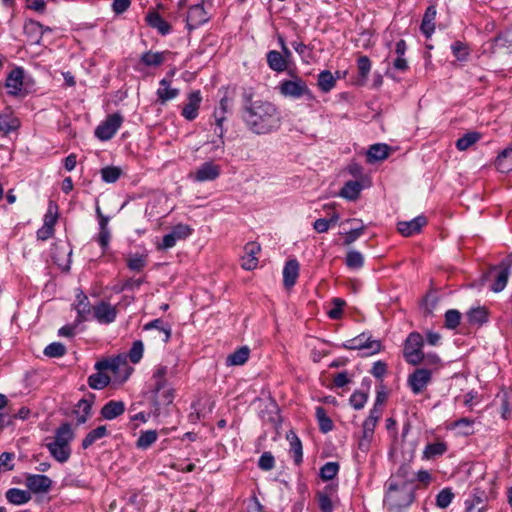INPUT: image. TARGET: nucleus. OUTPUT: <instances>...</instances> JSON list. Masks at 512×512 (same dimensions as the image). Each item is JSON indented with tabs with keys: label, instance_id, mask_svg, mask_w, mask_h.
<instances>
[{
	"label": "nucleus",
	"instance_id": "25",
	"mask_svg": "<svg viewBox=\"0 0 512 512\" xmlns=\"http://www.w3.org/2000/svg\"><path fill=\"white\" fill-rule=\"evenodd\" d=\"M156 94L159 101L163 104L176 98L179 94V90L172 88L170 82L164 78L159 82V88L157 89Z\"/></svg>",
	"mask_w": 512,
	"mask_h": 512
},
{
	"label": "nucleus",
	"instance_id": "18",
	"mask_svg": "<svg viewBox=\"0 0 512 512\" xmlns=\"http://www.w3.org/2000/svg\"><path fill=\"white\" fill-rule=\"evenodd\" d=\"M244 256L242 257L241 266L245 270H253L258 265L256 255L260 252V246L256 243H248L244 248Z\"/></svg>",
	"mask_w": 512,
	"mask_h": 512
},
{
	"label": "nucleus",
	"instance_id": "47",
	"mask_svg": "<svg viewBox=\"0 0 512 512\" xmlns=\"http://www.w3.org/2000/svg\"><path fill=\"white\" fill-rule=\"evenodd\" d=\"M109 382V376L102 372L92 374L88 378V384L93 389H103L109 384Z\"/></svg>",
	"mask_w": 512,
	"mask_h": 512
},
{
	"label": "nucleus",
	"instance_id": "57",
	"mask_svg": "<svg viewBox=\"0 0 512 512\" xmlns=\"http://www.w3.org/2000/svg\"><path fill=\"white\" fill-rule=\"evenodd\" d=\"M367 400H368V395L361 391H355L350 396V399H349L350 404L356 410L362 409L365 406Z\"/></svg>",
	"mask_w": 512,
	"mask_h": 512
},
{
	"label": "nucleus",
	"instance_id": "42",
	"mask_svg": "<svg viewBox=\"0 0 512 512\" xmlns=\"http://www.w3.org/2000/svg\"><path fill=\"white\" fill-rule=\"evenodd\" d=\"M510 271L508 269L499 268L495 271V281L491 286V290L494 292H501L507 284Z\"/></svg>",
	"mask_w": 512,
	"mask_h": 512
},
{
	"label": "nucleus",
	"instance_id": "11",
	"mask_svg": "<svg viewBox=\"0 0 512 512\" xmlns=\"http://www.w3.org/2000/svg\"><path fill=\"white\" fill-rule=\"evenodd\" d=\"M431 382V371L424 368L416 369L409 377L408 384L414 394H419Z\"/></svg>",
	"mask_w": 512,
	"mask_h": 512
},
{
	"label": "nucleus",
	"instance_id": "56",
	"mask_svg": "<svg viewBox=\"0 0 512 512\" xmlns=\"http://www.w3.org/2000/svg\"><path fill=\"white\" fill-rule=\"evenodd\" d=\"M461 314L458 310L451 309L445 313V326L455 329L460 324Z\"/></svg>",
	"mask_w": 512,
	"mask_h": 512
},
{
	"label": "nucleus",
	"instance_id": "46",
	"mask_svg": "<svg viewBox=\"0 0 512 512\" xmlns=\"http://www.w3.org/2000/svg\"><path fill=\"white\" fill-rule=\"evenodd\" d=\"M101 178L106 183H115L122 175V169L116 166H106L101 169Z\"/></svg>",
	"mask_w": 512,
	"mask_h": 512
},
{
	"label": "nucleus",
	"instance_id": "5",
	"mask_svg": "<svg viewBox=\"0 0 512 512\" xmlns=\"http://www.w3.org/2000/svg\"><path fill=\"white\" fill-rule=\"evenodd\" d=\"M423 344L424 342L421 334L412 332L408 335L404 343L403 356L409 364L418 365L423 361Z\"/></svg>",
	"mask_w": 512,
	"mask_h": 512
},
{
	"label": "nucleus",
	"instance_id": "49",
	"mask_svg": "<svg viewBox=\"0 0 512 512\" xmlns=\"http://www.w3.org/2000/svg\"><path fill=\"white\" fill-rule=\"evenodd\" d=\"M479 134L475 132L467 133L463 137L459 138L456 142V147L460 151L467 150L470 146L475 144L479 140Z\"/></svg>",
	"mask_w": 512,
	"mask_h": 512
},
{
	"label": "nucleus",
	"instance_id": "53",
	"mask_svg": "<svg viewBox=\"0 0 512 512\" xmlns=\"http://www.w3.org/2000/svg\"><path fill=\"white\" fill-rule=\"evenodd\" d=\"M24 29H25L26 34L34 35L37 37L35 40L36 43L40 42V38L43 35V25L42 24H40L37 21L30 20L29 22H27L25 24Z\"/></svg>",
	"mask_w": 512,
	"mask_h": 512
},
{
	"label": "nucleus",
	"instance_id": "4",
	"mask_svg": "<svg viewBox=\"0 0 512 512\" xmlns=\"http://www.w3.org/2000/svg\"><path fill=\"white\" fill-rule=\"evenodd\" d=\"M279 93L287 98L300 99L306 97L312 99L313 95L305 80L298 76H294L292 79L283 80L278 86Z\"/></svg>",
	"mask_w": 512,
	"mask_h": 512
},
{
	"label": "nucleus",
	"instance_id": "37",
	"mask_svg": "<svg viewBox=\"0 0 512 512\" xmlns=\"http://www.w3.org/2000/svg\"><path fill=\"white\" fill-rule=\"evenodd\" d=\"M388 146L385 144H374L367 152V159L369 162L379 161L387 158Z\"/></svg>",
	"mask_w": 512,
	"mask_h": 512
},
{
	"label": "nucleus",
	"instance_id": "60",
	"mask_svg": "<svg viewBox=\"0 0 512 512\" xmlns=\"http://www.w3.org/2000/svg\"><path fill=\"white\" fill-rule=\"evenodd\" d=\"M58 213L57 206L52 202L49 203L48 210L44 216V224L45 226H49L54 228V225L57 221Z\"/></svg>",
	"mask_w": 512,
	"mask_h": 512
},
{
	"label": "nucleus",
	"instance_id": "20",
	"mask_svg": "<svg viewBox=\"0 0 512 512\" xmlns=\"http://www.w3.org/2000/svg\"><path fill=\"white\" fill-rule=\"evenodd\" d=\"M19 119L10 111L6 110L0 114V132L8 134L19 128Z\"/></svg>",
	"mask_w": 512,
	"mask_h": 512
},
{
	"label": "nucleus",
	"instance_id": "38",
	"mask_svg": "<svg viewBox=\"0 0 512 512\" xmlns=\"http://www.w3.org/2000/svg\"><path fill=\"white\" fill-rule=\"evenodd\" d=\"M393 479H395L397 483L410 485L415 480V472L412 470L410 465L404 464L400 466L396 476Z\"/></svg>",
	"mask_w": 512,
	"mask_h": 512
},
{
	"label": "nucleus",
	"instance_id": "12",
	"mask_svg": "<svg viewBox=\"0 0 512 512\" xmlns=\"http://www.w3.org/2000/svg\"><path fill=\"white\" fill-rule=\"evenodd\" d=\"M208 20L209 15L203 4H196L191 6L188 10L186 27L188 30H193L206 23Z\"/></svg>",
	"mask_w": 512,
	"mask_h": 512
},
{
	"label": "nucleus",
	"instance_id": "31",
	"mask_svg": "<svg viewBox=\"0 0 512 512\" xmlns=\"http://www.w3.org/2000/svg\"><path fill=\"white\" fill-rule=\"evenodd\" d=\"M92 402L89 399H81L74 410L77 417V423L83 424L87 421L88 416L91 413Z\"/></svg>",
	"mask_w": 512,
	"mask_h": 512
},
{
	"label": "nucleus",
	"instance_id": "7",
	"mask_svg": "<svg viewBox=\"0 0 512 512\" xmlns=\"http://www.w3.org/2000/svg\"><path fill=\"white\" fill-rule=\"evenodd\" d=\"M344 346L351 350H362L365 355H373L379 352L381 348L379 341L371 340L370 337L365 334L348 340Z\"/></svg>",
	"mask_w": 512,
	"mask_h": 512
},
{
	"label": "nucleus",
	"instance_id": "13",
	"mask_svg": "<svg viewBox=\"0 0 512 512\" xmlns=\"http://www.w3.org/2000/svg\"><path fill=\"white\" fill-rule=\"evenodd\" d=\"M24 70L20 67L13 69L6 78L5 87L11 96H19L23 92Z\"/></svg>",
	"mask_w": 512,
	"mask_h": 512
},
{
	"label": "nucleus",
	"instance_id": "1",
	"mask_svg": "<svg viewBox=\"0 0 512 512\" xmlns=\"http://www.w3.org/2000/svg\"><path fill=\"white\" fill-rule=\"evenodd\" d=\"M241 119L247 129L256 135H266L277 131L282 125L279 108L270 101L253 100L251 91L242 94Z\"/></svg>",
	"mask_w": 512,
	"mask_h": 512
},
{
	"label": "nucleus",
	"instance_id": "3",
	"mask_svg": "<svg viewBox=\"0 0 512 512\" xmlns=\"http://www.w3.org/2000/svg\"><path fill=\"white\" fill-rule=\"evenodd\" d=\"M414 500L413 488L411 485L397 483L395 479H390L385 496V504L390 509H401L408 507Z\"/></svg>",
	"mask_w": 512,
	"mask_h": 512
},
{
	"label": "nucleus",
	"instance_id": "40",
	"mask_svg": "<svg viewBox=\"0 0 512 512\" xmlns=\"http://www.w3.org/2000/svg\"><path fill=\"white\" fill-rule=\"evenodd\" d=\"M107 435L106 426H98L97 428L90 431L82 441V448L87 449L97 440Z\"/></svg>",
	"mask_w": 512,
	"mask_h": 512
},
{
	"label": "nucleus",
	"instance_id": "23",
	"mask_svg": "<svg viewBox=\"0 0 512 512\" xmlns=\"http://www.w3.org/2000/svg\"><path fill=\"white\" fill-rule=\"evenodd\" d=\"M148 263V253H130L126 257L127 267L134 272H141Z\"/></svg>",
	"mask_w": 512,
	"mask_h": 512
},
{
	"label": "nucleus",
	"instance_id": "24",
	"mask_svg": "<svg viewBox=\"0 0 512 512\" xmlns=\"http://www.w3.org/2000/svg\"><path fill=\"white\" fill-rule=\"evenodd\" d=\"M124 411V402L111 400L103 406L101 414L105 419L112 420L123 414Z\"/></svg>",
	"mask_w": 512,
	"mask_h": 512
},
{
	"label": "nucleus",
	"instance_id": "8",
	"mask_svg": "<svg viewBox=\"0 0 512 512\" xmlns=\"http://www.w3.org/2000/svg\"><path fill=\"white\" fill-rule=\"evenodd\" d=\"M123 118L121 115L115 113L101 123L95 130V135L103 141L111 139L122 124Z\"/></svg>",
	"mask_w": 512,
	"mask_h": 512
},
{
	"label": "nucleus",
	"instance_id": "54",
	"mask_svg": "<svg viewBox=\"0 0 512 512\" xmlns=\"http://www.w3.org/2000/svg\"><path fill=\"white\" fill-rule=\"evenodd\" d=\"M66 353L65 346L60 342H53L44 349V354L51 358L61 357Z\"/></svg>",
	"mask_w": 512,
	"mask_h": 512
},
{
	"label": "nucleus",
	"instance_id": "41",
	"mask_svg": "<svg viewBox=\"0 0 512 512\" xmlns=\"http://www.w3.org/2000/svg\"><path fill=\"white\" fill-rule=\"evenodd\" d=\"M316 418L320 427V430L327 433L333 429V422L326 413V410L322 406L316 407Z\"/></svg>",
	"mask_w": 512,
	"mask_h": 512
},
{
	"label": "nucleus",
	"instance_id": "9",
	"mask_svg": "<svg viewBox=\"0 0 512 512\" xmlns=\"http://www.w3.org/2000/svg\"><path fill=\"white\" fill-rule=\"evenodd\" d=\"M192 233V228L186 224H177L172 228V231L163 237L162 244L159 248L169 249L176 245L178 240L189 237Z\"/></svg>",
	"mask_w": 512,
	"mask_h": 512
},
{
	"label": "nucleus",
	"instance_id": "2",
	"mask_svg": "<svg viewBox=\"0 0 512 512\" xmlns=\"http://www.w3.org/2000/svg\"><path fill=\"white\" fill-rule=\"evenodd\" d=\"M74 438V432L68 423L57 428L54 439L46 444L51 456L60 463H65L71 456L70 443Z\"/></svg>",
	"mask_w": 512,
	"mask_h": 512
},
{
	"label": "nucleus",
	"instance_id": "19",
	"mask_svg": "<svg viewBox=\"0 0 512 512\" xmlns=\"http://www.w3.org/2000/svg\"><path fill=\"white\" fill-rule=\"evenodd\" d=\"M144 330H155L157 335L163 342H168L171 337V327L163 322L161 319H155L144 325Z\"/></svg>",
	"mask_w": 512,
	"mask_h": 512
},
{
	"label": "nucleus",
	"instance_id": "27",
	"mask_svg": "<svg viewBox=\"0 0 512 512\" xmlns=\"http://www.w3.org/2000/svg\"><path fill=\"white\" fill-rule=\"evenodd\" d=\"M171 53L169 51L152 52L148 51L141 56V62L146 66L157 67L167 60Z\"/></svg>",
	"mask_w": 512,
	"mask_h": 512
},
{
	"label": "nucleus",
	"instance_id": "30",
	"mask_svg": "<svg viewBox=\"0 0 512 512\" xmlns=\"http://www.w3.org/2000/svg\"><path fill=\"white\" fill-rule=\"evenodd\" d=\"M467 318L470 324L482 325L488 320V311L485 307H474L467 312Z\"/></svg>",
	"mask_w": 512,
	"mask_h": 512
},
{
	"label": "nucleus",
	"instance_id": "58",
	"mask_svg": "<svg viewBox=\"0 0 512 512\" xmlns=\"http://www.w3.org/2000/svg\"><path fill=\"white\" fill-rule=\"evenodd\" d=\"M453 497L454 495L450 489H443L436 497V505L439 508H446L451 504Z\"/></svg>",
	"mask_w": 512,
	"mask_h": 512
},
{
	"label": "nucleus",
	"instance_id": "15",
	"mask_svg": "<svg viewBox=\"0 0 512 512\" xmlns=\"http://www.w3.org/2000/svg\"><path fill=\"white\" fill-rule=\"evenodd\" d=\"M93 312L95 319L102 324L112 323L117 316L116 307L104 301L94 306Z\"/></svg>",
	"mask_w": 512,
	"mask_h": 512
},
{
	"label": "nucleus",
	"instance_id": "62",
	"mask_svg": "<svg viewBox=\"0 0 512 512\" xmlns=\"http://www.w3.org/2000/svg\"><path fill=\"white\" fill-rule=\"evenodd\" d=\"M451 49H452V52L454 54V56L459 60V61H464L466 60L467 56H468V48L465 44L457 41L455 43H453L451 45Z\"/></svg>",
	"mask_w": 512,
	"mask_h": 512
},
{
	"label": "nucleus",
	"instance_id": "36",
	"mask_svg": "<svg viewBox=\"0 0 512 512\" xmlns=\"http://www.w3.org/2000/svg\"><path fill=\"white\" fill-rule=\"evenodd\" d=\"M75 309L77 310L79 321L85 320L87 315L90 314L91 307L88 297L85 294L80 293L77 295Z\"/></svg>",
	"mask_w": 512,
	"mask_h": 512
},
{
	"label": "nucleus",
	"instance_id": "26",
	"mask_svg": "<svg viewBox=\"0 0 512 512\" xmlns=\"http://www.w3.org/2000/svg\"><path fill=\"white\" fill-rule=\"evenodd\" d=\"M267 64L275 72H283L287 69L286 57L276 50L267 53Z\"/></svg>",
	"mask_w": 512,
	"mask_h": 512
},
{
	"label": "nucleus",
	"instance_id": "16",
	"mask_svg": "<svg viewBox=\"0 0 512 512\" xmlns=\"http://www.w3.org/2000/svg\"><path fill=\"white\" fill-rule=\"evenodd\" d=\"M26 486L34 493H46L52 486V480L46 475L31 474L26 477Z\"/></svg>",
	"mask_w": 512,
	"mask_h": 512
},
{
	"label": "nucleus",
	"instance_id": "61",
	"mask_svg": "<svg viewBox=\"0 0 512 512\" xmlns=\"http://www.w3.org/2000/svg\"><path fill=\"white\" fill-rule=\"evenodd\" d=\"M454 428H458L462 434L469 435L473 431V421L469 418H461L453 423Z\"/></svg>",
	"mask_w": 512,
	"mask_h": 512
},
{
	"label": "nucleus",
	"instance_id": "33",
	"mask_svg": "<svg viewBox=\"0 0 512 512\" xmlns=\"http://www.w3.org/2000/svg\"><path fill=\"white\" fill-rule=\"evenodd\" d=\"M496 167L501 173L512 171V149H505L496 159Z\"/></svg>",
	"mask_w": 512,
	"mask_h": 512
},
{
	"label": "nucleus",
	"instance_id": "34",
	"mask_svg": "<svg viewBox=\"0 0 512 512\" xmlns=\"http://www.w3.org/2000/svg\"><path fill=\"white\" fill-rule=\"evenodd\" d=\"M364 262L365 259L361 252L357 250L348 251L345 259V264L349 269L359 270L363 267Z\"/></svg>",
	"mask_w": 512,
	"mask_h": 512
},
{
	"label": "nucleus",
	"instance_id": "48",
	"mask_svg": "<svg viewBox=\"0 0 512 512\" xmlns=\"http://www.w3.org/2000/svg\"><path fill=\"white\" fill-rule=\"evenodd\" d=\"M288 439H290V453L292 454L295 463L299 464L301 463L303 456L301 441L294 434L291 438L288 436Z\"/></svg>",
	"mask_w": 512,
	"mask_h": 512
},
{
	"label": "nucleus",
	"instance_id": "35",
	"mask_svg": "<svg viewBox=\"0 0 512 512\" xmlns=\"http://www.w3.org/2000/svg\"><path fill=\"white\" fill-rule=\"evenodd\" d=\"M249 349L247 347H242L232 354L228 355L226 359V364L228 366H237L243 365L249 357Z\"/></svg>",
	"mask_w": 512,
	"mask_h": 512
},
{
	"label": "nucleus",
	"instance_id": "63",
	"mask_svg": "<svg viewBox=\"0 0 512 512\" xmlns=\"http://www.w3.org/2000/svg\"><path fill=\"white\" fill-rule=\"evenodd\" d=\"M14 453L10 452H4L0 455V472L5 470L9 471L14 468L13 460H14Z\"/></svg>",
	"mask_w": 512,
	"mask_h": 512
},
{
	"label": "nucleus",
	"instance_id": "10",
	"mask_svg": "<svg viewBox=\"0 0 512 512\" xmlns=\"http://www.w3.org/2000/svg\"><path fill=\"white\" fill-rule=\"evenodd\" d=\"M221 168L212 161L204 162L192 174L191 178L197 182L213 181L220 175Z\"/></svg>",
	"mask_w": 512,
	"mask_h": 512
},
{
	"label": "nucleus",
	"instance_id": "21",
	"mask_svg": "<svg viewBox=\"0 0 512 512\" xmlns=\"http://www.w3.org/2000/svg\"><path fill=\"white\" fill-rule=\"evenodd\" d=\"M299 275V263L297 260H289L283 269V282L285 287H292Z\"/></svg>",
	"mask_w": 512,
	"mask_h": 512
},
{
	"label": "nucleus",
	"instance_id": "29",
	"mask_svg": "<svg viewBox=\"0 0 512 512\" xmlns=\"http://www.w3.org/2000/svg\"><path fill=\"white\" fill-rule=\"evenodd\" d=\"M362 190V185L358 181H348L340 191V196L347 200H356Z\"/></svg>",
	"mask_w": 512,
	"mask_h": 512
},
{
	"label": "nucleus",
	"instance_id": "43",
	"mask_svg": "<svg viewBox=\"0 0 512 512\" xmlns=\"http://www.w3.org/2000/svg\"><path fill=\"white\" fill-rule=\"evenodd\" d=\"M335 84L336 79L330 71L324 70L318 75V86L321 91L329 92L334 88Z\"/></svg>",
	"mask_w": 512,
	"mask_h": 512
},
{
	"label": "nucleus",
	"instance_id": "55",
	"mask_svg": "<svg viewBox=\"0 0 512 512\" xmlns=\"http://www.w3.org/2000/svg\"><path fill=\"white\" fill-rule=\"evenodd\" d=\"M154 397L159 404H171L174 399V389L167 384L166 388L162 389L157 396L154 394Z\"/></svg>",
	"mask_w": 512,
	"mask_h": 512
},
{
	"label": "nucleus",
	"instance_id": "6",
	"mask_svg": "<svg viewBox=\"0 0 512 512\" xmlns=\"http://www.w3.org/2000/svg\"><path fill=\"white\" fill-rule=\"evenodd\" d=\"M176 374V364L171 367L167 364L160 363L155 366L152 374V392L156 396L162 389L166 388L168 384V377H173Z\"/></svg>",
	"mask_w": 512,
	"mask_h": 512
},
{
	"label": "nucleus",
	"instance_id": "50",
	"mask_svg": "<svg viewBox=\"0 0 512 512\" xmlns=\"http://www.w3.org/2000/svg\"><path fill=\"white\" fill-rule=\"evenodd\" d=\"M348 221L362 223V221L358 220V219H351ZM364 230H365V226L363 224H361L359 227L348 231L345 236L344 244L350 245L353 242H355L364 233Z\"/></svg>",
	"mask_w": 512,
	"mask_h": 512
},
{
	"label": "nucleus",
	"instance_id": "64",
	"mask_svg": "<svg viewBox=\"0 0 512 512\" xmlns=\"http://www.w3.org/2000/svg\"><path fill=\"white\" fill-rule=\"evenodd\" d=\"M332 304L334 307L328 312L331 319H339L342 315V308L345 306V301L341 298H333Z\"/></svg>",
	"mask_w": 512,
	"mask_h": 512
},
{
	"label": "nucleus",
	"instance_id": "28",
	"mask_svg": "<svg viewBox=\"0 0 512 512\" xmlns=\"http://www.w3.org/2000/svg\"><path fill=\"white\" fill-rule=\"evenodd\" d=\"M435 17H436V9L434 6H429L426 11H425V14L423 16V19H422V24H421V31L423 32V34L429 38L433 32H434V29H435V25H434V20H435Z\"/></svg>",
	"mask_w": 512,
	"mask_h": 512
},
{
	"label": "nucleus",
	"instance_id": "52",
	"mask_svg": "<svg viewBox=\"0 0 512 512\" xmlns=\"http://www.w3.org/2000/svg\"><path fill=\"white\" fill-rule=\"evenodd\" d=\"M339 471V465L336 462H327L320 470V476L323 480H332Z\"/></svg>",
	"mask_w": 512,
	"mask_h": 512
},
{
	"label": "nucleus",
	"instance_id": "17",
	"mask_svg": "<svg viewBox=\"0 0 512 512\" xmlns=\"http://www.w3.org/2000/svg\"><path fill=\"white\" fill-rule=\"evenodd\" d=\"M202 101L199 90L193 91L188 95V103L182 109V116L191 121L198 116V110Z\"/></svg>",
	"mask_w": 512,
	"mask_h": 512
},
{
	"label": "nucleus",
	"instance_id": "45",
	"mask_svg": "<svg viewBox=\"0 0 512 512\" xmlns=\"http://www.w3.org/2000/svg\"><path fill=\"white\" fill-rule=\"evenodd\" d=\"M157 438H158V434L155 430H147L140 434V436L137 439L136 446L139 449H147L153 443L156 442Z\"/></svg>",
	"mask_w": 512,
	"mask_h": 512
},
{
	"label": "nucleus",
	"instance_id": "14",
	"mask_svg": "<svg viewBox=\"0 0 512 512\" xmlns=\"http://www.w3.org/2000/svg\"><path fill=\"white\" fill-rule=\"evenodd\" d=\"M427 224L425 216L420 215L410 221H400L397 224L398 231L405 237H410L418 234L421 229Z\"/></svg>",
	"mask_w": 512,
	"mask_h": 512
},
{
	"label": "nucleus",
	"instance_id": "22",
	"mask_svg": "<svg viewBox=\"0 0 512 512\" xmlns=\"http://www.w3.org/2000/svg\"><path fill=\"white\" fill-rule=\"evenodd\" d=\"M146 21L152 28L156 29L161 35L170 33L171 26L156 11H151L146 16Z\"/></svg>",
	"mask_w": 512,
	"mask_h": 512
},
{
	"label": "nucleus",
	"instance_id": "44",
	"mask_svg": "<svg viewBox=\"0 0 512 512\" xmlns=\"http://www.w3.org/2000/svg\"><path fill=\"white\" fill-rule=\"evenodd\" d=\"M376 425H377V423L369 421L367 419L363 422V435H362V439L359 443V447L361 449L367 448L368 445L370 444V442L373 438V435H374V430H375Z\"/></svg>",
	"mask_w": 512,
	"mask_h": 512
},
{
	"label": "nucleus",
	"instance_id": "39",
	"mask_svg": "<svg viewBox=\"0 0 512 512\" xmlns=\"http://www.w3.org/2000/svg\"><path fill=\"white\" fill-rule=\"evenodd\" d=\"M447 451V445L444 442H435L426 445L423 451V458L432 459L443 455Z\"/></svg>",
	"mask_w": 512,
	"mask_h": 512
},
{
	"label": "nucleus",
	"instance_id": "51",
	"mask_svg": "<svg viewBox=\"0 0 512 512\" xmlns=\"http://www.w3.org/2000/svg\"><path fill=\"white\" fill-rule=\"evenodd\" d=\"M143 352V342L141 340L134 341L128 354L130 361L134 364L138 363L143 357Z\"/></svg>",
	"mask_w": 512,
	"mask_h": 512
},
{
	"label": "nucleus",
	"instance_id": "59",
	"mask_svg": "<svg viewBox=\"0 0 512 512\" xmlns=\"http://www.w3.org/2000/svg\"><path fill=\"white\" fill-rule=\"evenodd\" d=\"M220 107L222 109L221 111V114L218 115L217 112H215V121H216V129H215V133L217 135H219L220 137H222L223 135V121L225 120V117H224V113L226 111V107H227V100L226 99H222L221 102H220Z\"/></svg>",
	"mask_w": 512,
	"mask_h": 512
},
{
	"label": "nucleus",
	"instance_id": "32",
	"mask_svg": "<svg viewBox=\"0 0 512 512\" xmlns=\"http://www.w3.org/2000/svg\"><path fill=\"white\" fill-rule=\"evenodd\" d=\"M7 500L15 505H22L31 498L30 493L21 489L11 488L6 492Z\"/></svg>",
	"mask_w": 512,
	"mask_h": 512
}]
</instances>
